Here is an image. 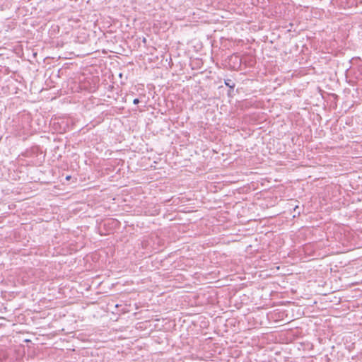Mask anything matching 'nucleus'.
Listing matches in <instances>:
<instances>
[{
    "mask_svg": "<svg viewBox=\"0 0 362 362\" xmlns=\"http://www.w3.org/2000/svg\"><path fill=\"white\" fill-rule=\"evenodd\" d=\"M71 179V176L70 175H68L66 177V180H69Z\"/></svg>",
    "mask_w": 362,
    "mask_h": 362,
    "instance_id": "3",
    "label": "nucleus"
},
{
    "mask_svg": "<svg viewBox=\"0 0 362 362\" xmlns=\"http://www.w3.org/2000/svg\"><path fill=\"white\" fill-rule=\"evenodd\" d=\"M224 83L226 86L229 87L230 89L233 90V88H235V83L231 80V79H226L224 81Z\"/></svg>",
    "mask_w": 362,
    "mask_h": 362,
    "instance_id": "1",
    "label": "nucleus"
},
{
    "mask_svg": "<svg viewBox=\"0 0 362 362\" xmlns=\"http://www.w3.org/2000/svg\"><path fill=\"white\" fill-rule=\"evenodd\" d=\"M133 103L134 105H137L139 103V100L138 98H135L134 100H133Z\"/></svg>",
    "mask_w": 362,
    "mask_h": 362,
    "instance_id": "2",
    "label": "nucleus"
}]
</instances>
